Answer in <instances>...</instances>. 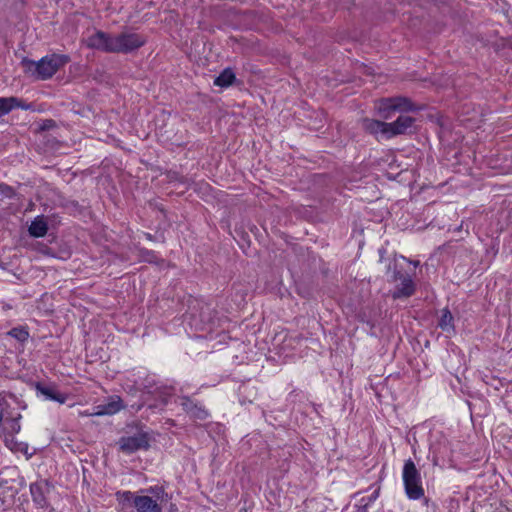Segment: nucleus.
<instances>
[{
    "label": "nucleus",
    "instance_id": "1",
    "mask_svg": "<svg viewBox=\"0 0 512 512\" xmlns=\"http://www.w3.org/2000/svg\"><path fill=\"white\" fill-rule=\"evenodd\" d=\"M119 511L126 512L134 508L136 512H163L162 504L166 503L167 493L162 486H151L138 492L117 491L115 493Z\"/></svg>",
    "mask_w": 512,
    "mask_h": 512
},
{
    "label": "nucleus",
    "instance_id": "2",
    "mask_svg": "<svg viewBox=\"0 0 512 512\" xmlns=\"http://www.w3.org/2000/svg\"><path fill=\"white\" fill-rule=\"evenodd\" d=\"M402 478L405 492L409 499L419 500L424 497L421 475L412 459L405 461Z\"/></svg>",
    "mask_w": 512,
    "mask_h": 512
},
{
    "label": "nucleus",
    "instance_id": "3",
    "mask_svg": "<svg viewBox=\"0 0 512 512\" xmlns=\"http://www.w3.org/2000/svg\"><path fill=\"white\" fill-rule=\"evenodd\" d=\"M417 107L407 97L397 96L382 98L376 103L378 115L383 119H390L395 112L414 111Z\"/></svg>",
    "mask_w": 512,
    "mask_h": 512
},
{
    "label": "nucleus",
    "instance_id": "4",
    "mask_svg": "<svg viewBox=\"0 0 512 512\" xmlns=\"http://www.w3.org/2000/svg\"><path fill=\"white\" fill-rule=\"evenodd\" d=\"M70 60L67 55L51 54L43 57L38 62H31L35 65L37 76L41 80L51 78L61 67Z\"/></svg>",
    "mask_w": 512,
    "mask_h": 512
},
{
    "label": "nucleus",
    "instance_id": "5",
    "mask_svg": "<svg viewBox=\"0 0 512 512\" xmlns=\"http://www.w3.org/2000/svg\"><path fill=\"white\" fill-rule=\"evenodd\" d=\"M145 44V39L137 33H121L113 36L110 53H129Z\"/></svg>",
    "mask_w": 512,
    "mask_h": 512
},
{
    "label": "nucleus",
    "instance_id": "6",
    "mask_svg": "<svg viewBox=\"0 0 512 512\" xmlns=\"http://www.w3.org/2000/svg\"><path fill=\"white\" fill-rule=\"evenodd\" d=\"M178 403L183 411L193 421H204L209 418L210 413L206 407L198 400L187 395L178 396Z\"/></svg>",
    "mask_w": 512,
    "mask_h": 512
},
{
    "label": "nucleus",
    "instance_id": "7",
    "mask_svg": "<svg viewBox=\"0 0 512 512\" xmlns=\"http://www.w3.org/2000/svg\"><path fill=\"white\" fill-rule=\"evenodd\" d=\"M119 449L126 454L149 448V437L146 432L139 431L131 436H122L118 441Z\"/></svg>",
    "mask_w": 512,
    "mask_h": 512
},
{
    "label": "nucleus",
    "instance_id": "8",
    "mask_svg": "<svg viewBox=\"0 0 512 512\" xmlns=\"http://www.w3.org/2000/svg\"><path fill=\"white\" fill-rule=\"evenodd\" d=\"M390 281H401V283L396 287L395 291L392 294L394 299L410 297L415 292V284L411 276L406 273H402L401 271H398L396 268L393 270Z\"/></svg>",
    "mask_w": 512,
    "mask_h": 512
},
{
    "label": "nucleus",
    "instance_id": "9",
    "mask_svg": "<svg viewBox=\"0 0 512 512\" xmlns=\"http://www.w3.org/2000/svg\"><path fill=\"white\" fill-rule=\"evenodd\" d=\"M50 492V485L47 481H39L30 485L32 501L38 509L47 510L49 502L47 494Z\"/></svg>",
    "mask_w": 512,
    "mask_h": 512
},
{
    "label": "nucleus",
    "instance_id": "10",
    "mask_svg": "<svg viewBox=\"0 0 512 512\" xmlns=\"http://www.w3.org/2000/svg\"><path fill=\"white\" fill-rule=\"evenodd\" d=\"M415 123V118L407 115H400L395 121L387 123L388 138L391 139L398 135H403L411 131Z\"/></svg>",
    "mask_w": 512,
    "mask_h": 512
},
{
    "label": "nucleus",
    "instance_id": "11",
    "mask_svg": "<svg viewBox=\"0 0 512 512\" xmlns=\"http://www.w3.org/2000/svg\"><path fill=\"white\" fill-rule=\"evenodd\" d=\"M362 128L365 132L375 136L376 139H389L387 122L370 118H364L362 120Z\"/></svg>",
    "mask_w": 512,
    "mask_h": 512
},
{
    "label": "nucleus",
    "instance_id": "12",
    "mask_svg": "<svg viewBox=\"0 0 512 512\" xmlns=\"http://www.w3.org/2000/svg\"><path fill=\"white\" fill-rule=\"evenodd\" d=\"M125 406L120 396L113 395L108 398L107 402L95 407L96 411L91 413L95 416L113 415L123 409Z\"/></svg>",
    "mask_w": 512,
    "mask_h": 512
},
{
    "label": "nucleus",
    "instance_id": "13",
    "mask_svg": "<svg viewBox=\"0 0 512 512\" xmlns=\"http://www.w3.org/2000/svg\"><path fill=\"white\" fill-rule=\"evenodd\" d=\"M113 36L103 32L97 31L91 35L87 40V46L93 49L101 50L110 53V46H112Z\"/></svg>",
    "mask_w": 512,
    "mask_h": 512
},
{
    "label": "nucleus",
    "instance_id": "14",
    "mask_svg": "<svg viewBox=\"0 0 512 512\" xmlns=\"http://www.w3.org/2000/svg\"><path fill=\"white\" fill-rule=\"evenodd\" d=\"M15 108L29 109L30 105L17 97H0V117L8 114Z\"/></svg>",
    "mask_w": 512,
    "mask_h": 512
},
{
    "label": "nucleus",
    "instance_id": "15",
    "mask_svg": "<svg viewBox=\"0 0 512 512\" xmlns=\"http://www.w3.org/2000/svg\"><path fill=\"white\" fill-rule=\"evenodd\" d=\"M36 389L38 392H40L43 396H45L46 399L51 401H56L60 404H63L67 400V395L64 393H61L53 386H46L42 385L40 383L36 384Z\"/></svg>",
    "mask_w": 512,
    "mask_h": 512
},
{
    "label": "nucleus",
    "instance_id": "16",
    "mask_svg": "<svg viewBox=\"0 0 512 512\" xmlns=\"http://www.w3.org/2000/svg\"><path fill=\"white\" fill-rule=\"evenodd\" d=\"M21 415L17 414L16 417H3V425L2 432L5 436L13 437L15 434L19 433L21 430L20 425Z\"/></svg>",
    "mask_w": 512,
    "mask_h": 512
},
{
    "label": "nucleus",
    "instance_id": "17",
    "mask_svg": "<svg viewBox=\"0 0 512 512\" xmlns=\"http://www.w3.org/2000/svg\"><path fill=\"white\" fill-rule=\"evenodd\" d=\"M29 234L33 237L39 238L46 235L48 225L43 216H37L28 228Z\"/></svg>",
    "mask_w": 512,
    "mask_h": 512
},
{
    "label": "nucleus",
    "instance_id": "18",
    "mask_svg": "<svg viewBox=\"0 0 512 512\" xmlns=\"http://www.w3.org/2000/svg\"><path fill=\"white\" fill-rule=\"evenodd\" d=\"M235 80V74L231 68L224 69L214 80V85L219 87H228Z\"/></svg>",
    "mask_w": 512,
    "mask_h": 512
},
{
    "label": "nucleus",
    "instance_id": "19",
    "mask_svg": "<svg viewBox=\"0 0 512 512\" xmlns=\"http://www.w3.org/2000/svg\"><path fill=\"white\" fill-rule=\"evenodd\" d=\"M453 316L449 309L445 308L442 310L441 317L438 322V326L445 332H450L454 330L453 324Z\"/></svg>",
    "mask_w": 512,
    "mask_h": 512
},
{
    "label": "nucleus",
    "instance_id": "20",
    "mask_svg": "<svg viewBox=\"0 0 512 512\" xmlns=\"http://www.w3.org/2000/svg\"><path fill=\"white\" fill-rule=\"evenodd\" d=\"M7 334L22 343L26 342L29 338V332L24 326L14 327Z\"/></svg>",
    "mask_w": 512,
    "mask_h": 512
},
{
    "label": "nucleus",
    "instance_id": "21",
    "mask_svg": "<svg viewBox=\"0 0 512 512\" xmlns=\"http://www.w3.org/2000/svg\"><path fill=\"white\" fill-rule=\"evenodd\" d=\"M139 256L140 258L148 263H155L158 264L162 262L163 260L159 258V256L155 253L153 250H148L145 248H142L139 250Z\"/></svg>",
    "mask_w": 512,
    "mask_h": 512
},
{
    "label": "nucleus",
    "instance_id": "22",
    "mask_svg": "<svg viewBox=\"0 0 512 512\" xmlns=\"http://www.w3.org/2000/svg\"><path fill=\"white\" fill-rule=\"evenodd\" d=\"M379 493H380V488L378 487L373 493L372 495H370L368 498H365L363 497L360 502H361V505H367V507L372 503L374 502L378 497H379Z\"/></svg>",
    "mask_w": 512,
    "mask_h": 512
},
{
    "label": "nucleus",
    "instance_id": "23",
    "mask_svg": "<svg viewBox=\"0 0 512 512\" xmlns=\"http://www.w3.org/2000/svg\"><path fill=\"white\" fill-rule=\"evenodd\" d=\"M0 192L2 194H4L5 196L7 197H12L14 195V190L12 187L6 185V184H1L0 185Z\"/></svg>",
    "mask_w": 512,
    "mask_h": 512
},
{
    "label": "nucleus",
    "instance_id": "24",
    "mask_svg": "<svg viewBox=\"0 0 512 512\" xmlns=\"http://www.w3.org/2000/svg\"><path fill=\"white\" fill-rule=\"evenodd\" d=\"M356 512H367V505H359L357 506Z\"/></svg>",
    "mask_w": 512,
    "mask_h": 512
},
{
    "label": "nucleus",
    "instance_id": "25",
    "mask_svg": "<svg viewBox=\"0 0 512 512\" xmlns=\"http://www.w3.org/2000/svg\"><path fill=\"white\" fill-rule=\"evenodd\" d=\"M146 236H147V238H148L149 240H151V239H152V236H151L150 234H146Z\"/></svg>",
    "mask_w": 512,
    "mask_h": 512
}]
</instances>
